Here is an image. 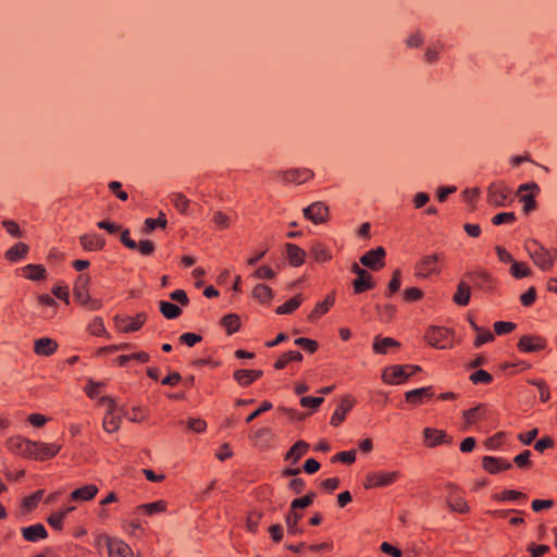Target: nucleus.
<instances>
[{
	"mask_svg": "<svg viewBox=\"0 0 557 557\" xmlns=\"http://www.w3.org/2000/svg\"><path fill=\"white\" fill-rule=\"evenodd\" d=\"M90 282V277L87 274H79L74 285V297L82 306H85L89 310H98L102 304L100 300L91 298L88 294L87 286Z\"/></svg>",
	"mask_w": 557,
	"mask_h": 557,
	"instance_id": "obj_1",
	"label": "nucleus"
},
{
	"mask_svg": "<svg viewBox=\"0 0 557 557\" xmlns=\"http://www.w3.org/2000/svg\"><path fill=\"white\" fill-rule=\"evenodd\" d=\"M532 245L535 246L534 249L529 245L525 246L529 257L542 271H549L554 265V257H556L554 255V249L549 250L536 240H532Z\"/></svg>",
	"mask_w": 557,
	"mask_h": 557,
	"instance_id": "obj_2",
	"label": "nucleus"
},
{
	"mask_svg": "<svg viewBox=\"0 0 557 557\" xmlns=\"http://www.w3.org/2000/svg\"><path fill=\"white\" fill-rule=\"evenodd\" d=\"M399 478V473L397 471L384 472H370L366 476L364 487H386L396 482Z\"/></svg>",
	"mask_w": 557,
	"mask_h": 557,
	"instance_id": "obj_3",
	"label": "nucleus"
},
{
	"mask_svg": "<svg viewBox=\"0 0 557 557\" xmlns=\"http://www.w3.org/2000/svg\"><path fill=\"white\" fill-rule=\"evenodd\" d=\"M8 449L25 458H32V450L36 448V442L22 436H12L7 440Z\"/></svg>",
	"mask_w": 557,
	"mask_h": 557,
	"instance_id": "obj_4",
	"label": "nucleus"
},
{
	"mask_svg": "<svg viewBox=\"0 0 557 557\" xmlns=\"http://www.w3.org/2000/svg\"><path fill=\"white\" fill-rule=\"evenodd\" d=\"M539 193L540 186L534 182L525 183L519 186L517 195L520 197V201L524 203L523 211L525 213L535 209L536 201L534 196Z\"/></svg>",
	"mask_w": 557,
	"mask_h": 557,
	"instance_id": "obj_5",
	"label": "nucleus"
},
{
	"mask_svg": "<svg viewBox=\"0 0 557 557\" xmlns=\"http://www.w3.org/2000/svg\"><path fill=\"white\" fill-rule=\"evenodd\" d=\"M510 193V188L503 183H493L487 188V200L496 207H505Z\"/></svg>",
	"mask_w": 557,
	"mask_h": 557,
	"instance_id": "obj_6",
	"label": "nucleus"
},
{
	"mask_svg": "<svg viewBox=\"0 0 557 557\" xmlns=\"http://www.w3.org/2000/svg\"><path fill=\"white\" fill-rule=\"evenodd\" d=\"M109 557H134L132 548L122 540L115 537H103Z\"/></svg>",
	"mask_w": 557,
	"mask_h": 557,
	"instance_id": "obj_7",
	"label": "nucleus"
},
{
	"mask_svg": "<svg viewBox=\"0 0 557 557\" xmlns=\"http://www.w3.org/2000/svg\"><path fill=\"white\" fill-rule=\"evenodd\" d=\"M384 257H385V249L383 247H377L375 249H371L368 252H366L361 258L360 262L371 269V270H379L384 265Z\"/></svg>",
	"mask_w": 557,
	"mask_h": 557,
	"instance_id": "obj_8",
	"label": "nucleus"
},
{
	"mask_svg": "<svg viewBox=\"0 0 557 557\" xmlns=\"http://www.w3.org/2000/svg\"><path fill=\"white\" fill-rule=\"evenodd\" d=\"M302 212L306 219L318 224L326 221L329 209L324 203L317 201L311 203L309 207L305 208Z\"/></svg>",
	"mask_w": 557,
	"mask_h": 557,
	"instance_id": "obj_9",
	"label": "nucleus"
},
{
	"mask_svg": "<svg viewBox=\"0 0 557 557\" xmlns=\"http://www.w3.org/2000/svg\"><path fill=\"white\" fill-rule=\"evenodd\" d=\"M145 322V315L143 313L137 314L135 318L120 317L114 318V323L117 330L122 332H133L141 327Z\"/></svg>",
	"mask_w": 557,
	"mask_h": 557,
	"instance_id": "obj_10",
	"label": "nucleus"
},
{
	"mask_svg": "<svg viewBox=\"0 0 557 557\" xmlns=\"http://www.w3.org/2000/svg\"><path fill=\"white\" fill-rule=\"evenodd\" d=\"M448 330L438 327V326H430L425 333V341L433 347L437 349H445L446 345L443 344L444 341L448 337Z\"/></svg>",
	"mask_w": 557,
	"mask_h": 557,
	"instance_id": "obj_11",
	"label": "nucleus"
},
{
	"mask_svg": "<svg viewBox=\"0 0 557 557\" xmlns=\"http://www.w3.org/2000/svg\"><path fill=\"white\" fill-rule=\"evenodd\" d=\"M61 446L54 443L36 442V448L32 450V458L36 460H46L55 456Z\"/></svg>",
	"mask_w": 557,
	"mask_h": 557,
	"instance_id": "obj_12",
	"label": "nucleus"
},
{
	"mask_svg": "<svg viewBox=\"0 0 557 557\" xmlns=\"http://www.w3.org/2000/svg\"><path fill=\"white\" fill-rule=\"evenodd\" d=\"M410 376L405 366H393L383 373V380L388 384H400Z\"/></svg>",
	"mask_w": 557,
	"mask_h": 557,
	"instance_id": "obj_13",
	"label": "nucleus"
},
{
	"mask_svg": "<svg viewBox=\"0 0 557 557\" xmlns=\"http://www.w3.org/2000/svg\"><path fill=\"white\" fill-rule=\"evenodd\" d=\"M286 183L302 184L313 177V172L309 169H290L281 173Z\"/></svg>",
	"mask_w": 557,
	"mask_h": 557,
	"instance_id": "obj_14",
	"label": "nucleus"
},
{
	"mask_svg": "<svg viewBox=\"0 0 557 557\" xmlns=\"http://www.w3.org/2000/svg\"><path fill=\"white\" fill-rule=\"evenodd\" d=\"M438 260L440 256L437 255L425 256L416 267L417 275L428 277L429 275L438 272Z\"/></svg>",
	"mask_w": 557,
	"mask_h": 557,
	"instance_id": "obj_15",
	"label": "nucleus"
},
{
	"mask_svg": "<svg viewBox=\"0 0 557 557\" xmlns=\"http://www.w3.org/2000/svg\"><path fill=\"white\" fill-rule=\"evenodd\" d=\"M423 436L425 444L429 447H435L443 443H451V438L447 436V434L444 431L437 429L425 428L423 430Z\"/></svg>",
	"mask_w": 557,
	"mask_h": 557,
	"instance_id": "obj_16",
	"label": "nucleus"
},
{
	"mask_svg": "<svg viewBox=\"0 0 557 557\" xmlns=\"http://www.w3.org/2000/svg\"><path fill=\"white\" fill-rule=\"evenodd\" d=\"M518 348L524 352L539 351L545 348V341L539 336L524 335L520 338Z\"/></svg>",
	"mask_w": 557,
	"mask_h": 557,
	"instance_id": "obj_17",
	"label": "nucleus"
},
{
	"mask_svg": "<svg viewBox=\"0 0 557 557\" xmlns=\"http://www.w3.org/2000/svg\"><path fill=\"white\" fill-rule=\"evenodd\" d=\"M483 468L492 474L511 468V463L503 458L485 456L482 459Z\"/></svg>",
	"mask_w": 557,
	"mask_h": 557,
	"instance_id": "obj_18",
	"label": "nucleus"
},
{
	"mask_svg": "<svg viewBox=\"0 0 557 557\" xmlns=\"http://www.w3.org/2000/svg\"><path fill=\"white\" fill-rule=\"evenodd\" d=\"M23 537L28 542H38L48 536L46 528L41 523H36L22 529Z\"/></svg>",
	"mask_w": 557,
	"mask_h": 557,
	"instance_id": "obj_19",
	"label": "nucleus"
},
{
	"mask_svg": "<svg viewBox=\"0 0 557 557\" xmlns=\"http://www.w3.org/2000/svg\"><path fill=\"white\" fill-rule=\"evenodd\" d=\"M57 347L58 344L53 339L41 337L35 341L34 350L40 356H51L57 350Z\"/></svg>",
	"mask_w": 557,
	"mask_h": 557,
	"instance_id": "obj_20",
	"label": "nucleus"
},
{
	"mask_svg": "<svg viewBox=\"0 0 557 557\" xmlns=\"http://www.w3.org/2000/svg\"><path fill=\"white\" fill-rule=\"evenodd\" d=\"M352 405L354 403L351 399L348 397L343 398L341 405L332 414L331 424L334 426L339 425L344 421L346 413L352 408Z\"/></svg>",
	"mask_w": 557,
	"mask_h": 557,
	"instance_id": "obj_21",
	"label": "nucleus"
},
{
	"mask_svg": "<svg viewBox=\"0 0 557 557\" xmlns=\"http://www.w3.org/2000/svg\"><path fill=\"white\" fill-rule=\"evenodd\" d=\"M286 256L293 267H299L305 261L306 252L297 245L286 244Z\"/></svg>",
	"mask_w": 557,
	"mask_h": 557,
	"instance_id": "obj_22",
	"label": "nucleus"
},
{
	"mask_svg": "<svg viewBox=\"0 0 557 557\" xmlns=\"http://www.w3.org/2000/svg\"><path fill=\"white\" fill-rule=\"evenodd\" d=\"M79 243L88 251L100 250L104 246V239L98 235H82Z\"/></svg>",
	"mask_w": 557,
	"mask_h": 557,
	"instance_id": "obj_23",
	"label": "nucleus"
},
{
	"mask_svg": "<svg viewBox=\"0 0 557 557\" xmlns=\"http://www.w3.org/2000/svg\"><path fill=\"white\" fill-rule=\"evenodd\" d=\"M98 493V487L94 484L85 485L81 488H77L72 492L71 498L73 500H90L92 499Z\"/></svg>",
	"mask_w": 557,
	"mask_h": 557,
	"instance_id": "obj_24",
	"label": "nucleus"
},
{
	"mask_svg": "<svg viewBox=\"0 0 557 557\" xmlns=\"http://www.w3.org/2000/svg\"><path fill=\"white\" fill-rule=\"evenodd\" d=\"M488 413H490V411L485 407L478 406L475 408L466 410L463 412V418H465L466 424L471 425L478 419H484V420L488 419Z\"/></svg>",
	"mask_w": 557,
	"mask_h": 557,
	"instance_id": "obj_25",
	"label": "nucleus"
},
{
	"mask_svg": "<svg viewBox=\"0 0 557 557\" xmlns=\"http://www.w3.org/2000/svg\"><path fill=\"white\" fill-rule=\"evenodd\" d=\"M262 375V371H252V370H237L234 373V379L240 384V385H248L258 377Z\"/></svg>",
	"mask_w": 557,
	"mask_h": 557,
	"instance_id": "obj_26",
	"label": "nucleus"
},
{
	"mask_svg": "<svg viewBox=\"0 0 557 557\" xmlns=\"http://www.w3.org/2000/svg\"><path fill=\"white\" fill-rule=\"evenodd\" d=\"M432 396V387H421L408 391L405 394L406 400L412 404H419L423 398H429Z\"/></svg>",
	"mask_w": 557,
	"mask_h": 557,
	"instance_id": "obj_27",
	"label": "nucleus"
},
{
	"mask_svg": "<svg viewBox=\"0 0 557 557\" xmlns=\"http://www.w3.org/2000/svg\"><path fill=\"white\" fill-rule=\"evenodd\" d=\"M159 308L161 313L170 320L176 319L181 315L182 310L177 305H174L172 302L161 300L159 301Z\"/></svg>",
	"mask_w": 557,
	"mask_h": 557,
	"instance_id": "obj_28",
	"label": "nucleus"
},
{
	"mask_svg": "<svg viewBox=\"0 0 557 557\" xmlns=\"http://www.w3.org/2000/svg\"><path fill=\"white\" fill-rule=\"evenodd\" d=\"M25 276L32 281L44 280L46 276V269L40 264H27L23 268Z\"/></svg>",
	"mask_w": 557,
	"mask_h": 557,
	"instance_id": "obj_29",
	"label": "nucleus"
},
{
	"mask_svg": "<svg viewBox=\"0 0 557 557\" xmlns=\"http://www.w3.org/2000/svg\"><path fill=\"white\" fill-rule=\"evenodd\" d=\"M309 449V444L304 441H298L286 454V459H293L297 462Z\"/></svg>",
	"mask_w": 557,
	"mask_h": 557,
	"instance_id": "obj_30",
	"label": "nucleus"
},
{
	"mask_svg": "<svg viewBox=\"0 0 557 557\" xmlns=\"http://www.w3.org/2000/svg\"><path fill=\"white\" fill-rule=\"evenodd\" d=\"M470 287L467 286L465 283H459L457 287V292L454 295V301L459 306H467L470 301Z\"/></svg>",
	"mask_w": 557,
	"mask_h": 557,
	"instance_id": "obj_31",
	"label": "nucleus"
},
{
	"mask_svg": "<svg viewBox=\"0 0 557 557\" xmlns=\"http://www.w3.org/2000/svg\"><path fill=\"white\" fill-rule=\"evenodd\" d=\"M301 517L302 515L296 510H289L286 516L287 532L289 534L295 535L301 533V529L298 528V521L301 519Z\"/></svg>",
	"mask_w": 557,
	"mask_h": 557,
	"instance_id": "obj_32",
	"label": "nucleus"
},
{
	"mask_svg": "<svg viewBox=\"0 0 557 557\" xmlns=\"http://www.w3.org/2000/svg\"><path fill=\"white\" fill-rule=\"evenodd\" d=\"M27 252H28V246L23 243H18V244H15L14 246H12L5 252V257L10 261H17V260L24 258Z\"/></svg>",
	"mask_w": 557,
	"mask_h": 557,
	"instance_id": "obj_33",
	"label": "nucleus"
},
{
	"mask_svg": "<svg viewBox=\"0 0 557 557\" xmlns=\"http://www.w3.org/2000/svg\"><path fill=\"white\" fill-rule=\"evenodd\" d=\"M448 487L451 490V493L449 495V500H448L449 508L457 512H467L468 511L467 503L461 497L455 496L454 491L456 488L453 485H448Z\"/></svg>",
	"mask_w": 557,
	"mask_h": 557,
	"instance_id": "obj_34",
	"label": "nucleus"
},
{
	"mask_svg": "<svg viewBox=\"0 0 557 557\" xmlns=\"http://www.w3.org/2000/svg\"><path fill=\"white\" fill-rule=\"evenodd\" d=\"M171 201L181 213L190 214V211H189L190 201L183 194H181V193L172 194Z\"/></svg>",
	"mask_w": 557,
	"mask_h": 557,
	"instance_id": "obj_35",
	"label": "nucleus"
},
{
	"mask_svg": "<svg viewBox=\"0 0 557 557\" xmlns=\"http://www.w3.org/2000/svg\"><path fill=\"white\" fill-rule=\"evenodd\" d=\"M252 296L260 302H268L273 298V290L263 284H257L252 290Z\"/></svg>",
	"mask_w": 557,
	"mask_h": 557,
	"instance_id": "obj_36",
	"label": "nucleus"
},
{
	"mask_svg": "<svg viewBox=\"0 0 557 557\" xmlns=\"http://www.w3.org/2000/svg\"><path fill=\"white\" fill-rule=\"evenodd\" d=\"M334 304V298L332 296H327L324 301L317 304L315 308L309 313L308 319L313 321L320 315L324 314L330 307Z\"/></svg>",
	"mask_w": 557,
	"mask_h": 557,
	"instance_id": "obj_37",
	"label": "nucleus"
},
{
	"mask_svg": "<svg viewBox=\"0 0 557 557\" xmlns=\"http://www.w3.org/2000/svg\"><path fill=\"white\" fill-rule=\"evenodd\" d=\"M399 343L391 337L379 338L376 337L373 344V349L377 354H386L391 347H398Z\"/></svg>",
	"mask_w": 557,
	"mask_h": 557,
	"instance_id": "obj_38",
	"label": "nucleus"
},
{
	"mask_svg": "<svg viewBox=\"0 0 557 557\" xmlns=\"http://www.w3.org/2000/svg\"><path fill=\"white\" fill-rule=\"evenodd\" d=\"M302 302V298L300 295L295 296L294 298L289 299L284 305L276 308L275 312L277 314H289L293 311H295Z\"/></svg>",
	"mask_w": 557,
	"mask_h": 557,
	"instance_id": "obj_39",
	"label": "nucleus"
},
{
	"mask_svg": "<svg viewBox=\"0 0 557 557\" xmlns=\"http://www.w3.org/2000/svg\"><path fill=\"white\" fill-rule=\"evenodd\" d=\"M510 274L516 278H522L531 274L530 268L524 262L512 261Z\"/></svg>",
	"mask_w": 557,
	"mask_h": 557,
	"instance_id": "obj_40",
	"label": "nucleus"
},
{
	"mask_svg": "<svg viewBox=\"0 0 557 557\" xmlns=\"http://www.w3.org/2000/svg\"><path fill=\"white\" fill-rule=\"evenodd\" d=\"M311 253L318 262H325L331 259L330 252L320 243L312 244Z\"/></svg>",
	"mask_w": 557,
	"mask_h": 557,
	"instance_id": "obj_41",
	"label": "nucleus"
},
{
	"mask_svg": "<svg viewBox=\"0 0 557 557\" xmlns=\"http://www.w3.org/2000/svg\"><path fill=\"white\" fill-rule=\"evenodd\" d=\"M121 416L122 414L120 413L111 416L106 414L103 419V429L109 433L117 431L121 423Z\"/></svg>",
	"mask_w": 557,
	"mask_h": 557,
	"instance_id": "obj_42",
	"label": "nucleus"
},
{
	"mask_svg": "<svg viewBox=\"0 0 557 557\" xmlns=\"http://www.w3.org/2000/svg\"><path fill=\"white\" fill-rule=\"evenodd\" d=\"M302 359V355L299 351H288L284 354L276 362V369H283L289 361H300Z\"/></svg>",
	"mask_w": 557,
	"mask_h": 557,
	"instance_id": "obj_43",
	"label": "nucleus"
},
{
	"mask_svg": "<svg viewBox=\"0 0 557 557\" xmlns=\"http://www.w3.org/2000/svg\"><path fill=\"white\" fill-rule=\"evenodd\" d=\"M165 507H166L165 503L162 500H159V502H154V503H150V504L140 505L137 509L143 510V511L147 512L148 515H153L157 512L164 511Z\"/></svg>",
	"mask_w": 557,
	"mask_h": 557,
	"instance_id": "obj_44",
	"label": "nucleus"
},
{
	"mask_svg": "<svg viewBox=\"0 0 557 557\" xmlns=\"http://www.w3.org/2000/svg\"><path fill=\"white\" fill-rule=\"evenodd\" d=\"M222 325L232 334L239 327V318L236 314H228L222 319Z\"/></svg>",
	"mask_w": 557,
	"mask_h": 557,
	"instance_id": "obj_45",
	"label": "nucleus"
},
{
	"mask_svg": "<svg viewBox=\"0 0 557 557\" xmlns=\"http://www.w3.org/2000/svg\"><path fill=\"white\" fill-rule=\"evenodd\" d=\"M88 330L91 334L101 336V335H108L107 330L104 327L103 320L99 317H96L90 324L88 325Z\"/></svg>",
	"mask_w": 557,
	"mask_h": 557,
	"instance_id": "obj_46",
	"label": "nucleus"
},
{
	"mask_svg": "<svg viewBox=\"0 0 557 557\" xmlns=\"http://www.w3.org/2000/svg\"><path fill=\"white\" fill-rule=\"evenodd\" d=\"M100 403L102 405L108 406L106 414L111 416V414H119V413L122 414L123 413L124 407H119L116 401L113 398L102 397L100 399Z\"/></svg>",
	"mask_w": 557,
	"mask_h": 557,
	"instance_id": "obj_47",
	"label": "nucleus"
},
{
	"mask_svg": "<svg viewBox=\"0 0 557 557\" xmlns=\"http://www.w3.org/2000/svg\"><path fill=\"white\" fill-rule=\"evenodd\" d=\"M314 497H315L314 493H309L305 497L294 499L290 504L292 510H297L298 508L309 507L312 504Z\"/></svg>",
	"mask_w": 557,
	"mask_h": 557,
	"instance_id": "obj_48",
	"label": "nucleus"
},
{
	"mask_svg": "<svg viewBox=\"0 0 557 557\" xmlns=\"http://www.w3.org/2000/svg\"><path fill=\"white\" fill-rule=\"evenodd\" d=\"M42 497V491H37L33 495L26 497L23 502V508L25 511L33 510Z\"/></svg>",
	"mask_w": 557,
	"mask_h": 557,
	"instance_id": "obj_49",
	"label": "nucleus"
},
{
	"mask_svg": "<svg viewBox=\"0 0 557 557\" xmlns=\"http://www.w3.org/2000/svg\"><path fill=\"white\" fill-rule=\"evenodd\" d=\"M74 508L71 507V508H67L63 511H60V512H57V513H53L51 515L49 518H48V523L53 527L54 529H61L62 527V521L65 517V515L70 511H72Z\"/></svg>",
	"mask_w": 557,
	"mask_h": 557,
	"instance_id": "obj_50",
	"label": "nucleus"
},
{
	"mask_svg": "<svg viewBox=\"0 0 557 557\" xmlns=\"http://www.w3.org/2000/svg\"><path fill=\"white\" fill-rule=\"evenodd\" d=\"M494 498L497 500H517L520 498L525 499L527 496L518 491L506 490L502 493V495H495Z\"/></svg>",
	"mask_w": 557,
	"mask_h": 557,
	"instance_id": "obj_51",
	"label": "nucleus"
},
{
	"mask_svg": "<svg viewBox=\"0 0 557 557\" xmlns=\"http://www.w3.org/2000/svg\"><path fill=\"white\" fill-rule=\"evenodd\" d=\"M374 286V283L371 278L368 277H357L354 281V289L356 293H362L367 289H370Z\"/></svg>",
	"mask_w": 557,
	"mask_h": 557,
	"instance_id": "obj_52",
	"label": "nucleus"
},
{
	"mask_svg": "<svg viewBox=\"0 0 557 557\" xmlns=\"http://www.w3.org/2000/svg\"><path fill=\"white\" fill-rule=\"evenodd\" d=\"M470 380L474 383V384H479V383H483V384H488L492 382L493 377L490 373H487L486 371L484 370H478L475 372H473L470 376Z\"/></svg>",
	"mask_w": 557,
	"mask_h": 557,
	"instance_id": "obj_53",
	"label": "nucleus"
},
{
	"mask_svg": "<svg viewBox=\"0 0 557 557\" xmlns=\"http://www.w3.org/2000/svg\"><path fill=\"white\" fill-rule=\"evenodd\" d=\"M517 327V324L513 322H504L499 321L494 324V331L497 335H504Z\"/></svg>",
	"mask_w": 557,
	"mask_h": 557,
	"instance_id": "obj_54",
	"label": "nucleus"
},
{
	"mask_svg": "<svg viewBox=\"0 0 557 557\" xmlns=\"http://www.w3.org/2000/svg\"><path fill=\"white\" fill-rule=\"evenodd\" d=\"M356 459V451L355 450H346V451H341L338 454H336L335 456H333L332 458V461L335 462V461H341V462H345V463H352Z\"/></svg>",
	"mask_w": 557,
	"mask_h": 557,
	"instance_id": "obj_55",
	"label": "nucleus"
},
{
	"mask_svg": "<svg viewBox=\"0 0 557 557\" xmlns=\"http://www.w3.org/2000/svg\"><path fill=\"white\" fill-rule=\"evenodd\" d=\"M516 220L513 212H503L493 216L492 223L494 225H500L503 223H511Z\"/></svg>",
	"mask_w": 557,
	"mask_h": 557,
	"instance_id": "obj_56",
	"label": "nucleus"
},
{
	"mask_svg": "<svg viewBox=\"0 0 557 557\" xmlns=\"http://www.w3.org/2000/svg\"><path fill=\"white\" fill-rule=\"evenodd\" d=\"M271 437V430L268 428H261L253 432L252 440L257 443H267Z\"/></svg>",
	"mask_w": 557,
	"mask_h": 557,
	"instance_id": "obj_57",
	"label": "nucleus"
},
{
	"mask_svg": "<svg viewBox=\"0 0 557 557\" xmlns=\"http://www.w3.org/2000/svg\"><path fill=\"white\" fill-rule=\"evenodd\" d=\"M494 341V334L491 333L488 330H481V332H478V336L474 342L475 347H480L481 345Z\"/></svg>",
	"mask_w": 557,
	"mask_h": 557,
	"instance_id": "obj_58",
	"label": "nucleus"
},
{
	"mask_svg": "<svg viewBox=\"0 0 557 557\" xmlns=\"http://www.w3.org/2000/svg\"><path fill=\"white\" fill-rule=\"evenodd\" d=\"M323 401H324L323 397L305 396L300 399V404L302 407H309L312 409L318 408Z\"/></svg>",
	"mask_w": 557,
	"mask_h": 557,
	"instance_id": "obj_59",
	"label": "nucleus"
},
{
	"mask_svg": "<svg viewBox=\"0 0 557 557\" xmlns=\"http://www.w3.org/2000/svg\"><path fill=\"white\" fill-rule=\"evenodd\" d=\"M549 550H550V547L548 545L530 544L528 546V552L531 554L532 557H539V556L545 555V554L549 553Z\"/></svg>",
	"mask_w": 557,
	"mask_h": 557,
	"instance_id": "obj_60",
	"label": "nucleus"
},
{
	"mask_svg": "<svg viewBox=\"0 0 557 557\" xmlns=\"http://www.w3.org/2000/svg\"><path fill=\"white\" fill-rule=\"evenodd\" d=\"M207 423L201 419L190 418L187 421V428L194 432L200 433L206 430Z\"/></svg>",
	"mask_w": 557,
	"mask_h": 557,
	"instance_id": "obj_61",
	"label": "nucleus"
},
{
	"mask_svg": "<svg viewBox=\"0 0 557 557\" xmlns=\"http://www.w3.org/2000/svg\"><path fill=\"white\" fill-rule=\"evenodd\" d=\"M295 344L298 346H301L302 348L307 349L310 352H314L318 348V344L315 341L305 338V337L297 338L295 341Z\"/></svg>",
	"mask_w": 557,
	"mask_h": 557,
	"instance_id": "obj_62",
	"label": "nucleus"
},
{
	"mask_svg": "<svg viewBox=\"0 0 557 557\" xmlns=\"http://www.w3.org/2000/svg\"><path fill=\"white\" fill-rule=\"evenodd\" d=\"M536 298L535 287H530L524 294L521 295L520 301L523 306H531Z\"/></svg>",
	"mask_w": 557,
	"mask_h": 557,
	"instance_id": "obj_63",
	"label": "nucleus"
},
{
	"mask_svg": "<svg viewBox=\"0 0 557 557\" xmlns=\"http://www.w3.org/2000/svg\"><path fill=\"white\" fill-rule=\"evenodd\" d=\"M170 298L173 301L181 304L182 306H186L189 302L187 294L183 289H176L170 294Z\"/></svg>",
	"mask_w": 557,
	"mask_h": 557,
	"instance_id": "obj_64",
	"label": "nucleus"
}]
</instances>
